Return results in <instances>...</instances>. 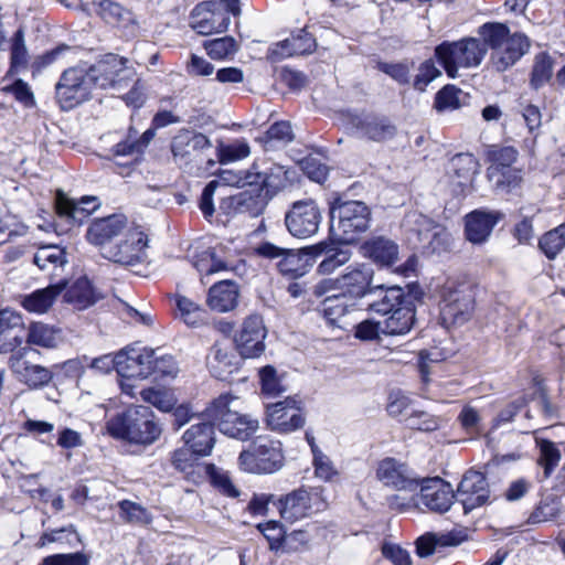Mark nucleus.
Segmentation results:
<instances>
[{"instance_id":"e433bc0d","label":"nucleus","mask_w":565,"mask_h":565,"mask_svg":"<svg viewBox=\"0 0 565 565\" xmlns=\"http://www.w3.org/2000/svg\"><path fill=\"white\" fill-rule=\"evenodd\" d=\"M103 298L87 278H79L74 281L64 292L65 302L77 310L87 309Z\"/></svg>"},{"instance_id":"39448f33","label":"nucleus","mask_w":565,"mask_h":565,"mask_svg":"<svg viewBox=\"0 0 565 565\" xmlns=\"http://www.w3.org/2000/svg\"><path fill=\"white\" fill-rule=\"evenodd\" d=\"M371 211L361 201H335L331 206V234L340 244H352L369 230Z\"/></svg>"},{"instance_id":"f8f14e48","label":"nucleus","mask_w":565,"mask_h":565,"mask_svg":"<svg viewBox=\"0 0 565 565\" xmlns=\"http://www.w3.org/2000/svg\"><path fill=\"white\" fill-rule=\"evenodd\" d=\"M266 425L278 434H290L301 429L306 424V415L301 399L296 396L266 406Z\"/></svg>"},{"instance_id":"393cba45","label":"nucleus","mask_w":565,"mask_h":565,"mask_svg":"<svg viewBox=\"0 0 565 565\" xmlns=\"http://www.w3.org/2000/svg\"><path fill=\"white\" fill-rule=\"evenodd\" d=\"M231 24L227 12L212 10L211 2L198 4L191 14V26L201 35L225 32Z\"/></svg>"},{"instance_id":"6ab92c4d","label":"nucleus","mask_w":565,"mask_h":565,"mask_svg":"<svg viewBox=\"0 0 565 565\" xmlns=\"http://www.w3.org/2000/svg\"><path fill=\"white\" fill-rule=\"evenodd\" d=\"M267 329L258 315L248 316L235 335L236 349L244 359L260 356L265 349Z\"/></svg>"},{"instance_id":"13d9d810","label":"nucleus","mask_w":565,"mask_h":565,"mask_svg":"<svg viewBox=\"0 0 565 565\" xmlns=\"http://www.w3.org/2000/svg\"><path fill=\"white\" fill-rule=\"evenodd\" d=\"M536 445L541 452L539 462L544 467L545 476L548 477L561 460V451L554 443L546 439L536 438Z\"/></svg>"},{"instance_id":"c9c22d12","label":"nucleus","mask_w":565,"mask_h":565,"mask_svg":"<svg viewBox=\"0 0 565 565\" xmlns=\"http://www.w3.org/2000/svg\"><path fill=\"white\" fill-rule=\"evenodd\" d=\"M97 6L99 15L107 23L128 30L131 34L139 29L135 14L119 3L111 0H99Z\"/></svg>"},{"instance_id":"69168bd1","label":"nucleus","mask_w":565,"mask_h":565,"mask_svg":"<svg viewBox=\"0 0 565 565\" xmlns=\"http://www.w3.org/2000/svg\"><path fill=\"white\" fill-rule=\"evenodd\" d=\"M4 93H11L15 100L22 104L26 108L35 106V97L30 85L23 79L19 78L13 84L4 86L2 88Z\"/></svg>"},{"instance_id":"f257e3e1","label":"nucleus","mask_w":565,"mask_h":565,"mask_svg":"<svg viewBox=\"0 0 565 565\" xmlns=\"http://www.w3.org/2000/svg\"><path fill=\"white\" fill-rule=\"evenodd\" d=\"M244 409V399L231 393H224L206 406L203 415L224 435L246 440L258 430L259 420Z\"/></svg>"},{"instance_id":"72a5a7b5","label":"nucleus","mask_w":565,"mask_h":565,"mask_svg":"<svg viewBox=\"0 0 565 565\" xmlns=\"http://www.w3.org/2000/svg\"><path fill=\"white\" fill-rule=\"evenodd\" d=\"M211 147V140L205 135L190 130H181L171 143L172 153L179 159H186Z\"/></svg>"},{"instance_id":"1a4fd4ad","label":"nucleus","mask_w":565,"mask_h":565,"mask_svg":"<svg viewBox=\"0 0 565 565\" xmlns=\"http://www.w3.org/2000/svg\"><path fill=\"white\" fill-rule=\"evenodd\" d=\"M239 468L253 475H273L285 465L282 444L268 437H257L238 457Z\"/></svg>"},{"instance_id":"4be33fe9","label":"nucleus","mask_w":565,"mask_h":565,"mask_svg":"<svg viewBox=\"0 0 565 565\" xmlns=\"http://www.w3.org/2000/svg\"><path fill=\"white\" fill-rule=\"evenodd\" d=\"M457 497L465 513L487 503L490 490L484 475L475 470L466 472L458 486Z\"/></svg>"},{"instance_id":"774afa93","label":"nucleus","mask_w":565,"mask_h":565,"mask_svg":"<svg viewBox=\"0 0 565 565\" xmlns=\"http://www.w3.org/2000/svg\"><path fill=\"white\" fill-rule=\"evenodd\" d=\"M89 557L82 553L54 554L46 556L39 565H88Z\"/></svg>"},{"instance_id":"2eb2a0df","label":"nucleus","mask_w":565,"mask_h":565,"mask_svg":"<svg viewBox=\"0 0 565 565\" xmlns=\"http://www.w3.org/2000/svg\"><path fill=\"white\" fill-rule=\"evenodd\" d=\"M95 87L88 70L72 67L66 70L56 84V97L64 109H72L87 100Z\"/></svg>"},{"instance_id":"ea45409f","label":"nucleus","mask_w":565,"mask_h":565,"mask_svg":"<svg viewBox=\"0 0 565 565\" xmlns=\"http://www.w3.org/2000/svg\"><path fill=\"white\" fill-rule=\"evenodd\" d=\"M210 372L216 379L225 381L236 370V363L228 348L215 344L207 358Z\"/></svg>"},{"instance_id":"473e14b6","label":"nucleus","mask_w":565,"mask_h":565,"mask_svg":"<svg viewBox=\"0 0 565 565\" xmlns=\"http://www.w3.org/2000/svg\"><path fill=\"white\" fill-rule=\"evenodd\" d=\"M185 446L196 456H209L215 444L214 427L211 423H200L188 428L182 436Z\"/></svg>"},{"instance_id":"3c124183","label":"nucleus","mask_w":565,"mask_h":565,"mask_svg":"<svg viewBox=\"0 0 565 565\" xmlns=\"http://www.w3.org/2000/svg\"><path fill=\"white\" fill-rule=\"evenodd\" d=\"M193 265L200 273L206 275L230 269L227 262L217 257L215 248H207L198 254Z\"/></svg>"},{"instance_id":"f3484780","label":"nucleus","mask_w":565,"mask_h":565,"mask_svg":"<svg viewBox=\"0 0 565 565\" xmlns=\"http://www.w3.org/2000/svg\"><path fill=\"white\" fill-rule=\"evenodd\" d=\"M348 130L361 139L384 142L396 135V127L386 118L367 114H349Z\"/></svg>"},{"instance_id":"f03ea898","label":"nucleus","mask_w":565,"mask_h":565,"mask_svg":"<svg viewBox=\"0 0 565 565\" xmlns=\"http://www.w3.org/2000/svg\"><path fill=\"white\" fill-rule=\"evenodd\" d=\"M110 436L135 445L150 446L161 436L162 428L153 412L143 405H132L106 423Z\"/></svg>"},{"instance_id":"bf43d9fd","label":"nucleus","mask_w":565,"mask_h":565,"mask_svg":"<svg viewBox=\"0 0 565 565\" xmlns=\"http://www.w3.org/2000/svg\"><path fill=\"white\" fill-rule=\"evenodd\" d=\"M259 379L262 391L267 396L276 397L286 391L276 369L271 365H266L259 370Z\"/></svg>"},{"instance_id":"cd10ccee","label":"nucleus","mask_w":565,"mask_h":565,"mask_svg":"<svg viewBox=\"0 0 565 565\" xmlns=\"http://www.w3.org/2000/svg\"><path fill=\"white\" fill-rule=\"evenodd\" d=\"M495 211L476 210L466 215V237L472 244H482L491 235L494 226L501 218Z\"/></svg>"},{"instance_id":"9d476101","label":"nucleus","mask_w":565,"mask_h":565,"mask_svg":"<svg viewBox=\"0 0 565 565\" xmlns=\"http://www.w3.org/2000/svg\"><path fill=\"white\" fill-rule=\"evenodd\" d=\"M148 236L137 225L129 224L115 244L103 249V256L114 263L132 266L147 259Z\"/></svg>"},{"instance_id":"052dcab7","label":"nucleus","mask_w":565,"mask_h":565,"mask_svg":"<svg viewBox=\"0 0 565 565\" xmlns=\"http://www.w3.org/2000/svg\"><path fill=\"white\" fill-rule=\"evenodd\" d=\"M406 424L412 429L434 431L440 427L441 419L424 411L412 409L406 418Z\"/></svg>"},{"instance_id":"b1692460","label":"nucleus","mask_w":565,"mask_h":565,"mask_svg":"<svg viewBox=\"0 0 565 565\" xmlns=\"http://www.w3.org/2000/svg\"><path fill=\"white\" fill-rule=\"evenodd\" d=\"M415 231L423 247L430 253L446 252L451 244L449 232L440 224L422 214H414Z\"/></svg>"},{"instance_id":"8fccbe9b","label":"nucleus","mask_w":565,"mask_h":565,"mask_svg":"<svg viewBox=\"0 0 565 565\" xmlns=\"http://www.w3.org/2000/svg\"><path fill=\"white\" fill-rule=\"evenodd\" d=\"M554 63L547 53H540L534 58L531 74V86L535 89L550 82L553 75Z\"/></svg>"},{"instance_id":"37998d69","label":"nucleus","mask_w":565,"mask_h":565,"mask_svg":"<svg viewBox=\"0 0 565 565\" xmlns=\"http://www.w3.org/2000/svg\"><path fill=\"white\" fill-rule=\"evenodd\" d=\"M67 263L65 250L58 245H44L38 248L34 264L41 270L55 271Z\"/></svg>"},{"instance_id":"79ce46f5","label":"nucleus","mask_w":565,"mask_h":565,"mask_svg":"<svg viewBox=\"0 0 565 565\" xmlns=\"http://www.w3.org/2000/svg\"><path fill=\"white\" fill-rule=\"evenodd\" d=\"M26 341L32 345L55 348L61 341V330L43 322H33L29 327Z\"/></svg>"},{"instance_id":"412c9836","label":"nucleus","mask_w":565,"mask_h":565,"mask_svg":"<svg viewBox=\"0 0 565 565\" xmlns=\"http://www.w3.org/2000/svg\"><path fill=\"white\" fill-rule=\"evenodd\" d=\"M479 167L478 160L470 153H459L451 158L447 167V177L455 195H466L470 192Z\"/></svg>"},{"instance_id":"c756f323","label":"nucleus","mask_w":565,"mask_h":565,"mask_svg":"<svg viewBox=\"0 0 565 565\" xmlns=\"http://www.w3.org/2000/svg\"><path fill=\"white\" fill-rule=\"evenodd\" d=\"M530 49V42L523 34L515 33L510 35L492 53L491 60L493 66L499 72L508 70L514 65Z\"/></svg>"},{"instance_id":"de8ad7c7","label":"nucleus","mask_w":565,"mask_h":565,"mask_svg":"<svg viewBox=\"0 0 565 565\" xmlns=\"http://www.w3.org/2000/svg\"><path fill=\"white\" fill-rule=\"evenodd\" d=\"M175 306L180 319L190 327H198L204 321L205 311L191 299L175 295Z\"/></svg>"},{"instance_id":"338daca9","label":"nucleus","mask_w":565,"mask_h":565,"mask_svg":"<svg viewBox=\"0 0 565 565\" xmlns=\"http://www.w3.org/2000/svg\"><path fill=\"white\" fill-rule=\"evenodd\" d=\"M249 146L244 141H238L228 146H221L218 148V161L221 163H230L237 160L245 159L249 156Z\"/></svg>"},{"instance_id":"bb28decb","label":"nucleus","mask_w":565,"mask_h":565,"mask_svg":"<svg viewBox=\"0 0 565 565\" xmlns=\"http://www.w3.org/2000/svg\"><path fill=\"white\" fill-rule=\"evenodd\" d=\"M317 43L310 33L301 30L299 33L280 41L268 50V58L279 62L295 55L310 54L316 50Z\"/></svg>"},{"instance_id":"5fc2aeb1","label":"nucleus","mask_w":565,"mask_h":565,"mask_svg":"<svg viewBox=\"0 0 565 565\" xmlns=\"http://www.w3.org/2000/svg\"><path fill=\"white\" fill-rule=\"evenodd\" d=\"M73 541L81 542V537L77 534L75 527L70 525L57 530L44 532L36 543L38 548H43L52 543H61L73 545Z\"/></svg>"},{"instance_id":"6e6552de","label":"nucleus","mask_w":565,"mask_h":565,"mask_svg":"<svg viewBox=\"0 0 565 565\" xmlns=\"http://www.w3.org/2000/svg\"><path fill=\"white\" fill-rule=\"evenodd\" d=\"M373 277L374 270L369 265H350L341 276L319 281L313 288V294L317 297H322L333 291H341L350 297L362 298L376 292V289H383V285L374 287L371 285Z\"/></svg>"},{"instance_id":"c03bdc74","label":"nucleus","mask_w":565,"mask_h":565,"mask_svg":"<svg viewBox=\"0 0 565 565\" xmlns=\"http://www.w3.org/2000/svg\"><path fill=\"white\" fill-rule=\"evenodd\" d=\"M29 64V52L25 44V35L22 29H19L10 41V67L7 76L25 70Z\"/></svg>"},{"instance_id":"c85d7f7f","label":"nucleus","mask_w":565,"mask_h":565,"mask_svg":"<svg viewBox=\"0 0 565 565\" xmlns=\"http://www.w3.org/2000/svg\"><path fill=\"white\" fill-rule=\"evenodd\" d=\"M55 205L60 216L82 223L100 206V200L94 195L82 196L79 200H74L58 191Z\"/></svg>"},{"instance_id":"49530a36","label":"nucleus","mask_w":565,"mask_h":565,"mask_svg":"<svg viewBox=\"0 0 565 565\" xmlns=\"http://www.w3.org/2000/svg\"><path fill=\"white\" fill-rule=\"evenodd\" d=\"M539 247L548 259H555L565 248V223L543 234Z\"/></svg>"},{"instance_id":"7c9ffc66","label":"nucleus","mask_w":565,"mask_h":565,"mask_svg":"<svg viewBox=\"0 0 565 565\" xmlns=\"http://www.w3.org/2000/svg\"><path fill=\"white\" fill-rule=\"evenodd\" d=\"M363 255L372 259L377 266L388 267L398 259V245L385 236H376L362 245Z\"/></svg>"},{"instance_id":"09e8293b","label":"nucleus","mask_w":565,"mask_h":565,"mask_svg":"<svg viewBox=\"0 0 565 565\" xmlns=\"http://www.w3.org/2000/svg\"><path fill=\"white\" fill-rule=\"evenodd\" d=\"M322 297H324V299L322 301L321 311L329 322L334 323L347 313V295H343L341 291H333Z\"/></svg>"},{"instance_id":"a19ab883","label":"nucleus","mask_w":565,"mask_h":565,"mask_svg":"<svg viewBox=\"0 0 565 565\" xmlns=\"http://www.w3.org/2000/svg\"><path fill=\"white\" fill-rule=\"evenodd\" d=\"M141 399L162 413H171L178 404V397L173 388L164 386H151L140 392Z\"/></svg>"},{"instance_id":"7ed1b4c3","label":"nucleus","mask_w":565,"mask_h":565,"mask_svg":"<svg viewBox=\"0 0 565 565\" xmlns=\"http://www.w3.org/2000/svg\"><path fill=\"white\" fill-rule=\"evenodd\" d=\"M291 171L281 164H273L265 172H250L249 179L253 178L254 188L257 192L252 195L248 191L238 193L232 198L233 204L239 212H246L250 215H258L264 210L267 201L277 192L287 186L291 178Z\"/></svg>"},{"instance_id":"864d4df0","label":"nucleus","mask_w":565,"mask_h":565,"mask_svg":"<svg viewBox=\"0 0 565 565\" xmlns=\"http://www.w3.org/2000/svg\"><path fill=\"white\" fill-rule=\"evenodd\" d=\"M462 90L455 85H446L435 97V108L438 111H452L461 107Z\"/></svg>"},{"instance_id":"2f4dec72","label":"nucleus","mask_w":565,"mask_h":565,"mask_svg":"<svg viewBox=\"0 0 565 565\" xmlns=\"http://www.w3.org/2000/svg\"><path fill=\"white\" fill-rule=\"evenodd\" d=\"M63 290H65L64 281L52 284L23 296L20 305L30 313L43 315L52 308L55 299Z\"/></svg>"},{"instance_id":"dca6fc26","label":"nucleus","mask_w":565,"mask_h":565,"mask_svg":"<svg viewBox=\"0 0 565 565\" xmlns=\"http://www.w3.org/2000/svg\"><path fill=\"white\" fill-rule=\"evenodd\" d=\"M256 253L269 259L279 258L277 268L281 275L289 279L302 277L311 266L306 252L285 249L268 242L258 245Z\"/></svg>"},{"instance_id":"6e6d98bb","label":"nucleus","mask_w":565,"mask_h":565,"mask_svg":"<svg viewBox=\"0 0 565 565\" xmlns=\"http://www.w3.org/2000/svg\"><path fill=\"white\" fill-rule=\"evenodd\" d=\"M151 375L159 380H173L179 373V366L173 356L168 354L159 355L154 350V362L150 364Z\"/></svg>"},{"instance_id":"680f3d73","label":"nucleus","mask_w":565,"mask_h":565,"mask_svg":"<svg viewBox=\"0 0 565 565\" xmlns=\"http://www.w3.org/2000/svg\"><path fill=\"white\" fill-rule=\"evenodd\" d=\"M206 472L211 479V482L214 487H216L222 493L236 498L239 495V491L232 483L228 473L214 465L206 466Z\"/></svg>"},{"instance_id":"e2e57ef3","label":"nucleus","mask_w":565,"mask_h":565,"mask_svg":"<svg viewBox=\"0 0 565 565\" xmlns=\"http://www.w3.org/2000/svg\"><path fill=\"white\" fill-rule=\"evenodd\" d=\"M121 518L130 523L148 524L151 522V515L148 510L138 503L124 500L119 503Z\"/></svg>"},{"instance_id":"aec40b11","label":"nucleus","mask_w":565,"mask_h":565,"mask_svg":"<svg viewBox=\"0 0 565 565\" xmlns=\"http://www.w3.org/2000/svg\"><path fill=\"white\" fill-rule=\"evenodd\" d=\"M154 362V350L127 347L118 352V375L127 380H145L151 376L150 364Z\"/></svg>"},{"instance_id":"423d86ee","label":"nucleus","mask_w":565,"mask_h":565,"mask_svg":"<svg viewBox=\"0 0 565 565\" xmlns=\"http://www.w3.org/2000/svg\"><path fill=\"white\" fill-rule=\"evenodd\" d=\"M487 54V46L476 38L445 41L435 47V57L450 78L459 76L461 68L478 67Z\"/></svg>"},{"instance_id":"a211bd4d","label":"nucleus","mask_w":565,"mask_h":565,"mask_svg":"<svg viewBox=\"0 0 565 565\" xmlns=\"http://www.w3.org/2000/svg\"><path fill=\"white\" fill-rule=\"evenodd\" d=\"M375 476L384 487L399 492H416L419 487V479L414 471L394 458L379 461Z\"/></svg>"},{"instance_id":"4d7b16f0","label":"nucleus","mask_w":565,"mask_h":565,"mask_svg":"<svg viewBox=\"0 0 565 565\" xmlns=\"http://www.w3.org/2000/svg\"><path fill=\"white\" fill-rule=\"evenodd\" d=\"M479 35L483 44L490 45L493 51L510 36L508 26L499 22L484 23L479 28Z\"/></svg>"},{"instance_id":"5701e85b","label":"nucleus","mask_w":565,"mask_h":565,"mask_svg":"<svg viewBox=\"0 0 565 565\" xmlns=\"http://www.w3.org/2000/svg\"><path fill=\"white\" fill-rule=\"evenodd\" d=\"M33 352L29 347L18 350L10 358V367L20 381L30 387L36 388L49 384L53 374L49 369L34 364L26 359Z\"/></svg>"},{"instance_id":"ddd939ff","label":"nucleus","mask_w":565,"mask_h":565,"mask_svg":"<svg viewBox=\"0 0 565 565\" xmlns=\"http://www.w3.org/2000/svg\"><path fill=\"white\" fill-rule=\"evenodd\" d=\"M326 507L322 490L319 488L298 489L279 500L281 518L291 523L322 511Z\"/></svg>"},{"instance_id":"a18cd8bd","label":"nucleus","mask_w":565,"mask_h":565,"mask_svg":"<svg viewBox=\"0 0 565 565\" xmlns=\"http://www.w3.org/2000/svg\"><path fill=\"white\" fill-rule=\"evenodd\" d=\"M491 164L488 168L489 180H497L502 177V171L512 169V164L518 159V151L513 147H502L489 152Z\"/></svg>"},{"instance_id":"4c0bfd02","label":"nucleus","mask_w":565,"mask_h":565,"mask_svg":"<svg viewBox=\"0 0 565 565\" xmlns=\"http://www.w3.org/2000/svg\"><path fill=\"white\" fill-rule=\"evenodd\" d=\"M386 316L387 318L383 321L385 335L406 334L411 331L415 322L414 303H406Z\"/></svg>"},{"instance_id":"603ef678","label":"nucleus","mask_w":565,"mask_h":565,"mask_svg":"<svg viewBox=\"0 0 565 565\" xmlns=\"http://www.w3.org/2000/svg\"><path fill=\"white\" fill-rule=\"evenodd\" d=\"M207 55L213 60H224L238 50V44L233 36H223L204 42Z\"/></svg>"},{"instance_id":"0e129e2a","label":"nucleus","mask_w":565,"mask_h":565,"mask_svg":"<svg viewBox=\"0 0 565 565\" xmlns=\"http://www.w3.org/2000/svg\"><path fill=\"white\" fill-rule=\"evenodd\" d=\"M441 76V71L435 65L433 60L423 62L414 78V88L418 92H425L427 86L436 78Z\"/></svg>"},{"instance_id":"58836bf2","label":"nucleus","mask_w":565,"mask_h":565,"mask_svg":"<svg viewBox=\"0 0 565 565\" xmlns=\"http://www.w3.org/2000/svg\"><path fill=\"white\" fill-rule=\"evenodd\" d=\"M376 291L383 292V295L375 301L369 305V309L375 313L386 316L399 307L412 303L404 292L403 288L398 286L384 287L383 289H376Z\"/></svg>"},{"instance_id":"f704fd0d","label":"nucleus","mask_w":565,"mask_h":565,"mask_svg":"<svg viewBox=\"0 0 565 565\" xmlns=\"http://www.w3.org/2000/svg\"><path fill=\"white\" fill-rule=\"evenodd\" d=\"M238 295V287L234 281L223 280L210 288L207 305L214 311L227 312L237 306Z\"/></svg>"},{"instance_id":"a878e982","label":"nucleus","mask_w":565,"mask_h":565,"mask_svg":"<svg viewBox=\"0 0 565 565\" xmlns=\"http://www.w3.org/2000/svg\"><path fill=\"white\" fill-rule=\"evenodd\" d=\"M128 225L129 222L122 214L97 218L89 224L86 238L89 243L105 248L113 239H118Z\"/></svg>"},{"instance_id":"0eeeda50","label":"nucleus","mask_w":565,"mask_h":565,"mask_svg":"<svg viewBox=\"0 0 565 565\" xmlns=\"http://www.w3.org/2000/svg\"><path fill=\"white\" fill-rule=\"evenodd\" d=\"M475 306V294L469 284L447 281L440 292L441 324L446 328L465 324L472 318Z\"/></svg>"},{"instance_id":"9b49d317","label":"nucleus","mask_w":565,"mask_h":565,"mask_svg":"<svg viewBox=\"0 0 565 565\" xmlns=\"http://www.w3.org/2000/svg\"><path fill=\"white\" fill-rule=\"evenodd\" d=\"M127 63L124 57L108 54L88 68V75L95 87L121 89L135 79V71Z\"/></svg>"},{"instance_id":"20e7f679","label":"nucleus","mask_w":565,"mask_h":565,"mask_svg":"<svg viewBox=\"0 0 565 565\" xmlns=\"http://www.w3.org/2000/svg\"><path fill=\"white\" fill-rule=\"evenodd\" d=\"M454 499L455 492L450 483L440 478H428L419 480L417 491L412 492L409 499L395 494L388 499V503L391 508L401 511L425 507L433 512L444 513L450 509Z\"/></svg>"},{"instance_id":"4468645a","label":"nucleus","mask_w":565,"mask_h":565,"mask_svg":"<svg viewBox=\"0 0 565 565\" xmlns=\"http://www.w3.org/2000/svg\"><path fill=\"white\" fill-rule=\"evenodd\" d=\"M322 213L316 201L305 199L296 201L285 215V224L294 237L306 239L318 233Z\"/></svg>"}]
</instances>
